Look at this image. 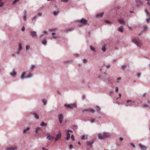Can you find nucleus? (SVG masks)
<instances>
[{
	"mask_svg": "<svg viewBox=\"0 0 150 150\" xmlns=\"http://www.w3.org/2000/svg\"><path fill=\"white\" fill-rule=\"evenodd\" d=\"M132 41L139 47H141L142 45L141 41L139 38H134L132 39Z\"/></svg>",
	"mask_w": 150,
	"mask_h": 150,
	"instance_id": "f257e3e1",
	"label": "nucleus"
},
{
	"mask_svg": "<svg viewBox=\"0 0 150 150\" xmlns=\"http://www.w3.org/2000/svg\"><path fill=\"white\" fill-rule=\"evenodd\" d=\"M109 137V134L107 133H99L98 134V137L100 139H103L108 138Z\"/></svg>",
	"mask_w": 150,
	"mask_h": 150,
	"instance_id": "f03ea898",
	"label": "nucleus"
},
{
	"mask_svg": "<svg viewBox=\"0 0 150 150\" xmlns=\"http://www.w3.org/2000/svg\"><path fill=\"white\" fill-rule=\"evenodd\" d=\"M64 106L66 107H67L70 109H72L76 107L77 105L76 103L70 104H64Z\"/></svg>",
	"mask_w": 150,
	"mask_h": 150,
	"instance_id": "7ed1b4c3",
	"label": "nucleus"
},
{
	"mask_svg": "<svg viewBox=\"0 0 150 150\" xmlns=\"http://www.w3.org/2000/svg\"><path fill=\"white\" fill-rule=\"evenodd\" d=\"M58 117L59 123L60 124L62 123L64 119L63 115L62 114H59L58 115Z\"/></svg>",
	"mask_w": 150,
	"mask_h": 150,
	"instance_id": "20e7f679",
	"label": "nucleus"
},
{
	"mask_svg": "<svg viewBox=\"0 0 150 150\" xmlns=\"http://www.w3.org/2000/svg\"><path fill=\"white\" fill-rule=\"evenodd\" d=\"M62 136V134L61 132H59L58 134L56 135V137L55 138V142L61 138Z\"/></svg>",
	"mask_w": 150,
	"mask_h": 150,
	"instance_id": "39448f33",
	"label": "nucleus"
},
{
	"mask_svg": "<svg viewBox=\"0 0 150 150\" xmlns=\"http://www.w3.org/2000/svg\"><path fill=\"white\" fill-rule=\"evenodd\" d=\"M29 33L30 35L32 38L35 37L37 35V32L36 31H30Z\"/></svg>",
	"mask_w": 150,
	"mask_h": 150,
	"instance_id": "423d86ee",
	"label": "nucleus"
},
{
	"mask_svg": "<svg viewBox=\"0 0 150 150\" xmlns=\"http://www.w3.org/2000/svg\"><path fill=\"white\" fill-rule=\"evenodd\" d=\"M134 102L132 101L131 100H128L127 101V103H128V105H126L125 106L127 107L128 106H131L132 105V103H134Z\"/></svg>",
	"mask_w": 150,
	"mask_h": 150,
	"instance_id": "0eeeda50",
	"label": "nucleus"
},
{
	"mask_svg": "<svg viewBox=\"0 0 150 150\" xmlns=\"http://www.w3.org/2000/svg\"><path fill=\"white\" fill-rule=\"evenodd\" d=\"M79 22L83 24H86L87 23V21L83 18H82L81 19Z\"/></svg>",
	"mask_w": 150,
	"mask_h": 150,
	"instance_id": "6e6552de",
	"label": "nucleus"
},
{
	"mask_svg": "<svg viewBox=\"0 0 150 150\" xmlns=\"http://www.w3.org/2000/svg\"><path fill=\"white\" fill-rule=\"evenodd\" d=\"M118 22L121 24L125 25V22L124 19H119L118 20Z\"/></svg>",
	"mask_w": 150,
	"mask_h": 150,
	"instance_id": "1a4fd4ad",
	"label": "nucleus"
},
{
	"mask_svg": "<svg viewBox=\"0 0 150 150\" xmlns=\"http://www.w3.org/2000/svg\"><path fill=\"white\" fill-rule=\"evenodd\" d=\"M25 72L23 71L22 72V73L21 76V79L23 80L24 79L27 78L26 76H25Z\"/></svg>",
	"mask_w": 150,
	"mask_h": 150,
	"instance_id": "9d476101",
	"label": "nucleus"
},
{
	"mask_svg": "<svg viewBox=\"0 0 150 150\" xmlns=\"http://www.w3.org/2000/svg\"><path fill=\"white\" fill-rule=\"evenodd\" d=\"M47 139L49 140H51L54 139V137L53 136L50 134L47 135Z\"/></svg>",
	"mask_w": 150,
	"mask_h": 150,
	"instance_id": "9b49d317",
	"label": "nucleus"
},
{
	"mask_svg": "<svg viewBox=\"0 0 150 150\" xmlns=\"http://www.w3.org/2000/svg\"><path fill=\"white\" fill-rule=\"evenodd\" d=\"M23 47L22 46L21 44V43H19L18 44V51H21Z\"/></svg>",
	"mask_w": 150,
	"mask_h": 150,
	"instance_id": "f8f14e48",
	"label": "nucleus"
},
{
	"mask_svg": "<svg viewBox=\"0 0 150 150\" xmlns=\"http://www.w3.org/2000/svg\"><path fill=\"white\" fill-rule=\"evenodd\" d=\"M123 26L121 25L120 27L118 28L117 30L121 32H122L123 31Z\"/></svg>",
	"mask_w": 150,
	"mask_h": 150,
	"instance_id": "ddd939ff",
	"label": "nucleus"
},
{
	"mask_svg": "<svg viewBox=\"0 0 150 150\" xmlns=\"http://www.w3.org/2000/svg\"><path fill=\"white\" fill-rule=\"evenodd\" d=\"M102 79L103 81L106 82H109L111 81L110 79L109 78H103Z\"/></svg>",
	"mask_w": 150,
	"mask_h": 150,
	"instance_id": "4468645a",
	"label": "nucleus"
},
{
	"mask_svg": "<svg viewBox=\"0 0 150 150\" xmlns=\"http://www.w3.org/2000/svg\"><path fill=\"white\" fill-rule=\"evenodd\" d=\"M150 103V101L149 100H147L148 104H144V105H143V107L144 108H147V107H149V104Z\"/></svg>",
	"mask_w": 150,
	"mask_h": 150,
	"instance_id": "2eb2a0df",
	"label": "nucleus"
},
{
	"mask_svg": "<svg viewBox=\"0 0 150 150\" xmlns=\"http://www.w3.org/2000/svg\"><path fill=\"white\" fill-rule=\"evenodd\" d=\"M139 147L142 150H146L147 149V147L146 146L141 145H140Z\"/></svg>",
	"mask_w": 150,
	"mask_h": 150,
	"instance_id": "dca6fc26",
	"label": "nucleus"
},
{
	"mask_svg": "<svg viewBox=\"0 0 150 150\" xmlns=\"http://www.w3.org/2000/svg\"><path fill=\"white\" fill-rule=\"evenodd\" d=\"M16 147H11L6 149V150H16Z\"/></svg>",
	"mask_w": 150,
	"mask_h": 150,
	"instance_id": "f3484780",
	"label": "nucleus"
},
{
	"mask_svg": "<svg viewBox=\"0 0 150 150\" xmlns=\"http://www.w3.org/2000/svg\"><path fill=\"white\" fill-rule=\"evenodd\" d=\"M103 13H98L96 15V17H102L103 16Z\"/></svg>",
	"mask_w": 150,
	"mask_h": 150,
	"instance_id": "a211bd4d",
	"label": "nucleus"
},
{
	"mask_svg": "<svg viewBox=\"0 0 150 150\" xmlns=\"http://www.w3.org/2000/svg\"><path fill=\"white\" fill-rule=\"evenodd\" d=\"M81 139L82 140L87 139V136L84 134L81 137Z\"/></svg>",
	"mask_w": 150,
	"mask_h": 150,
	"instance_id": "6ab92c4d",
	"label": "nucleus"
},
{
	"mask_svg": "<svg viewBox=\"0 0 150 150\" xmlns=\"http://www.w3.org/2000/svg\"><path fill=\"white\" fill-rule=\"evenodd\" d=\"M12 73L10 74L12 76H14L16 74V72L14 71H12Z\"/></svg>",
	"mask_w": 150,
	"mask_h": 150,
	"instance_id": "aec40b11",
	"label": "nucleus"
},
{
	"mask_svg": "<svg viewBox=\"0 0 150 150\" xmlns=\"http://www.w3.org/2000/svg\"><path fill=\"white\" fill-rule=\"evenodd\" d=\"M93 143V142H88L87 143V144L90 146L91 148H92V145Z\"/></svg>",
	"mask_w": 150,
	"mask_h": 150,
	"instance_id": "412c9836",
	"label": "nucleus"
},
{
	"mask_svg": "<svg viewBox=\"0 0 150 150\" xmlns=\"http://www.w3.org/2000/svg\"><path fill=\"white\" fill-rule=\"evenodd\" d=\"M67 134L66 137V139L67 140H68L70 137V134L68 132H66Z\"/></svg>",
	"mask_w": 150,
	"mask_h": 150,
	"instance_id": "4be33fe9",
	"label": "nucleus"
},
{
	"mask_svg": "<svg viewBox=\"0 0 150 150\" xmlns=\"http://www.w3.org/2000/svg\"><path fill=\"white\" fill-rule=\"evenodd\" d=\"M55 35V33H52V34L53 38L54 39L57 38L58 37V35Z\"/></svg>",
	"mask_w": 150,
	"mask_h": 150,
	"instance_id": "5701e85b",
	"label": "nucleus"
},
{
	"mask_svg": "<svg viewBox=\"0 0 150 150\" xmlns=\"http://www.w3.org/2000/svg\"><path fill=\"white\" fill-rule=\"evenodd\" d=\"M29 129V128L28 127H27L25 129H24L23 130V133H24L26 131H28Z\"/></svg>",
	"mask_w": 150,
	"mask_h": 150,
	"instance_id": "b1692460",
	"label": "nucleus"
},
{
	"mask_svg": "<svg viewBox=\"0 0 150 150\" xmlns=\"http://www.w3.org/2000/svg\"><path fill=\"white\" fill-rule=\"evenodd\" d=\"M47 40L45 39L43 40L42 41V44L43 45H46L47 44Z\"/></svg>",
	"mask_w": 150,
	"mask_h": 150,
	"instance_id": "393cba45",
	"label": "nucleus"
},
{
	"mask_svg": "<svg viewBox=\"0 0 150 150\" xmlns=\"http://www.w3.org/2000/svg\"><path fill=\"white\" fill-rule=\"evenodd\" d=\"M32 74L31 73H30L28 74L27 76H26L27 78L31 77L32 76Z\"/></svg>",
	"mask_w": 150,
	"mask_h": 150,
	"instance_id": "a878e982",
	"label": "nucleus"
},
{
	"mask_svg": "<svg viewBox=\"0 0 150 150\" xmlns=\"http://www.w3.org/2000/svg\"><path fill=\"white\" fill-rule=\"evenodd\" d=\"M33 115H34V117H35V118H36V119H39V117L38 116V115L37 114H36L35 113H34L33 114Z\"/></svg>",
	"mask_w": 150,
	"mask_h": 150,
	"instance_id": "bb28decb",
	"label": "nucleus"
},
{
	"mask_svg": "<svg viewBox=\"0 0 150 150\" xmlns=\"http://www.w3.org/2000/svg\"><path fill=\"white\" fill-rule=\"evenodd\" d=\"M136 1L137 4H141L142 2V1L141 0H137Z\"/></svg>",
	"mask_w": 150,
	"mask_h": 150,
	"instance_id": "cd10ccee",
	"label": "nucleus"
},
{
	"mask_svg": "<svg viewBox=\"0 0 150 150\" xmlns=\"http://www.w3.org/2000/svg\"><path fill=\"white\" fill-rule=\"evenodd\" d=\"M90 48L91 50H92V51H95V49L93 47V46L91 45L90 46Z\"/></svg>",
	"mask_w": 150,
	"mask_h": 150,
	"instance_id": "c85d7f7f",
	"label": "nucleus"
},
{
	"mask_svg": "<svg viewBox=\"0 0 150 150\" xmlns=\"http://www.w3.org/2000/svg\"><path fill=\"white\" fill-rule=\"evenodd\" d=\"M40 130V128L39 127H36L35 128V132L36 133H37L38 131Z\"/></svg>",
	"mask_w": 150,
	"mask_h": 150,
	"instance_id": "c756f323",
	"label": "nucleus"
},
{
	"mask_svg": "<svg viewBox=\"0 0 150 150\" xmlns=\"http://www.w3.org/2000/svg\"><path fill=\"white\" fill-rule=\"evenodd\" d=\"M105 23H107V24H112V22H110V21H108V20H105Z\"/></svg>",
	"mask_w": 150,
	"mask_h": 150,
	"instance_id": "7c9ffc66",
	"label": "nucleus"
},
{
	"mask_svg": "<svg viewBox=\"0 0 150 150\" xmlns=\"http://www.w3.org/2000/svg\"><path fill=\"white\" fill-rule=\"evenodd\" d=\"M42 101L44 105H46L47 102L44 99H42Z\"/></svg>",
	"mask_w": 150,
	"mask_h": 150,
	"instance_id": "2f4dec72",
	"label": "nucleus"
},
{
	"mask_svg": "<svg viewBox=\"0 0 150 150\" xmlns=\"http://www.w3.org/2000/svg\"><path fill=\"white\" fill-rule=\"evenodd\" d=\"M2 0H0V1ZM4 6V3L3 2H0V7H2Z\"/></svg>",
	"mask_w": 150,
	"mask_h": 150,
	"instance_id": "473e14b6",
	"label": "nucleus"
},
{
	"mask_svg": "<svg viewBox=\"0 0 150 150\" xmlns=\"http://www.w3.org/2000/svg\"><path fill=\"white\" fill-rule=\"evenodd\" d=\"M35 67V65H34L32 64L31 65L30 69L33 70Z\"/></svg>",
	"mask_w": 150,
	"mask_h": 150,
	"instance_id": "72a5a7b5",
	"label": "nucleus"
},
{
	"mask_svg": "<svg viewBox=\"0 0 150 150\" xmlns=\"http://www.w3.org/2000/svg\"><path fill=\"white\" fill-rule=\"evenodd\" d=\"M89 111L94 113L95 112V110L93 109H89Z\"/></svg>",
	"mask_w": 150,
	"mask_h": 150,
	"instance_id": "f704fd0d",
	"label": "nucleus"
},
{
	"mask_svg": "<svg viewBox=\"0 0 150 150\" xmlns=\"http://www.w3.org/2000/svg\"><path fill=\"white\" fill-rule=\"evenodd\" d=\"M26 50V51L30 49V46L29 45H27L25 47Z\"/></svg>",
	"mask_w": 150,
	"mask_h": 150,
	"instance_id": "c9c22d12",
	"label": "nucleus"
},
{
	"mask_svg": "<svg viewBox=\"0 0 150 150\" xmlns=\"http://www.w3.org/2000/svg\"><path fill=\"white\" fill-rule=\"evenodd\" d=\"M96 109L98 110V112H100V107L98 106H96Z\"/></svg>",
	"mask_w": 150,
	"mask_h": 150,
	"instance_id": "e433bc0d",
	"label": "nucleus"
},
{
	"mask_svg": "<svg viewBox=\"0 0 150 150\" xmlns=\"http://www.w3.org/2000/svg\"><path fill=\"white\" fill-rule=\"evenodd\" d=\"M102 49V51H103L104 52H105L106 50V49L105 46L103 47Z\"/></svg>",
	"mask_w": 150,
	"mask_h": 150,
	"instance_id": "4c0bfd02",
	"label": "nucleus"
},
{
	"mask_svg": "<svg viewBox=\"0 0 150 150\" xmlns=\"http://www.w3.org/2000/svg\"><path fill=\"white\" fill-rule=\"evenodd\" d=\"M58 12H54L53 13V14L54 16H56L58 15Z\"/></svg>",
	"mask_w": 150,
	"mask_h": 150,
	"instance_id": "58836bf2",
	"label": "nucleus"
},
{
	"mask_svg": "<svg viewBox=\"0 0 150 150\" xmlns=\"http://www.w3.org/2000/svg\"><path fill=\"white\" fill-rule=\"evenodd\" d=\"M147 29H148V27H147V26H144V27L143 30L144 31H145Z\"/></svg>",
	"mask_w": 150,
	"mask_h": 150,
	"instance_id": "ea45409f",
	"label": "nucleus"
},
{
	"mask_svg": "<svg viewBox=\"0 0 150 150\" xmlns=\"http://www.w3.org/2000/svg\"><path fill=\"white\" fill-rule=\"evenodd\" d=\"M19 0H14L13 1V4H15V3H16L18 1H19Z\"/></svg>",
	"mask_w": 150,
	"mask_h": 150,
	"instance_id": "a19ab883",
	"label": "nucleus"
},
{
	"mask_svg": "<svg viewBox=\"0 0 150 150\" xmlns=\"http://www.w3.org/2000/svg\"><path fill=\"white\" fill-rule=\"evenodd\" d=\"M69 0H61V1L64 3L67 2Z\"/></svg>",
	"mask_w": 150,
	"mask_h": 150,
	"instance_id": "79ce46f5",
	"label": "nucleus"
},
{
	"mask_svg": "<svg viewBox=\"0 0 150 150\" xmlns=\"http://www.w3.org/2000/svg\"><path fill=\"white\" fill-rule=\"evenodd\" d=\"M83 61L84 63H85L87 62V60L86 59H83Z\"/></svg>",
	"mask_w": 150,
	"mask_h": 150,
	"instance_id": "37998d69",
	"label": "nucleus"
},
{
	"mask_svg": "<svg viewBox=\"0 0 150 150\" xmlns=\"http://www.w3.org/2000/svg\"><path fill=\"white\" fill-rule=\"evenodd\" d=\"M71 138L73 141H74V136L73 135H72L71 137Z\"/></svg>",
	"mask_w": 150,
	"mask_h": 150,
	"instance_id": "c03bdc74",
	"label": "nucleus"
},
{
	"mask_svg": "<svg viewBox=\"0 0 150 150\" xmlns=\"http://www.w3.org/2000/svg\"><path fill=\"white\" fill-rule=\"evenodd\" d=\"M150 21V17L147 18L146 20V22L147 23H149Z\"/></svg>",
	"mask_w": 150,
	"mask_h": 150,
	"instance_id": "a18cd8bd",
	"label": "nucleus"
},
{
	"mask_svg": "<svg viewBox=\"0 0 150 150\" xmlns=\"http://www.w3.org/2000/svg\"><path fill=\"white\" fill-rule=\"evenodd\" d=\"M42 33L43 34H44V35H47V32L46 31H42Z\"/></svg>",
	"mask_w": 150,
	"mask_h": 150,
	"instance_id": "49530a36",
	"label": "nucleus"
},
{
	"mask_svg": "<svg viewBox=\"0 0 150 150\" xmlns=\"http://www.w3.org/2000/svg\"><path fill=\"white\" fill-rule=\"evenodd\" d=\"M126 66L125 65H123L122 66V69L123 70H125V69L126 68Z\"/></svg>",
	"mask_w": 150,
	"mask_h": 150,
	"instance_id": "de8ad7c7",
	"label": "nucleus"
},
{
	"mask_svg": "<svg viewBox=\"0 0 150 150\" xmlns=\"http://www.w3.org/2000/svg\"><path fill=\"white\" fill-rule=\"evenodd\" d=\"M40 125L42 126H44L45 125V123L44 122H42L40 124Z\"/></svg>",
	"mask_w": 150,
	"mask_h": 150,
	"instance_id": "09e8293b",
	"label": "nucleus"
},
{
	"mask_svg": "<svg viewBox=\"0 0 150 150\" xmlns=\"http://www.w3.org/2000/svg\"><path fill=\"white\" fill-rule=\"evenodd\" d=\"M72 132V131L71 130H70L69 129H68V130H66L65 131V132Z\"/></svg>",
	"mask_w": 150,
	"mask_h": 150,
	"instance_id": "8fccbe9b",
	"label": "nucleus"
},
{
	"mask_svg": "<svg viewBox=\"0 0 150 150\" xmlns=\"http://www.w3.org/2000/svg\"><path fill=\"white\" fill-rule=\"evenodd\" d=\"M23 19L24 21H25L26 20V16L23 15Z\"/></svg>",
	"mask_w": 150,
	"mask_h": 150,
	"instance_id": "3c124183",
	"label": "nucleus"
},
{
	"mask_svg": "<svg viewBox=\"0 0 150 150\" xmlns=\"http://www.w3.org/2000/svg\"><path fill=\"white\" fill-rule=\"evenodd\" d=\"M36 16H35L33 17L32 18L33 20H34L35 21H36Z\"/></svg>",
	"mask_w": 150,
	"mask_h": 150,
	"instance_id": "603ef678",
	"label": "nucleus"
},
{
	"mask_svg": "<svg viewBox=\"0 0 150 150\" xmlns=\"http://www.w3.org/2000/svg\"><path fill=\"white\" fill-rule=\"evenodd\" d=\"M27 11L26 10H24L23 12L24 15L26 16Z\"/></svg>",
	"mask_w": 150,
	"mask_h": 150,
	"instance_id": "864d4df0",
	"label": "nucleus"
},
{
	"mask_svg": "<svg viewBox=\"0 0 150 150\" xmlns=\"http://www.w3.org/2000/svg\"><path fill=\"white\" fill-rule=\"evenodd\" d=\"M86 111H89V109H85L83 110V112H84Z\"/></svg>",
	"mask_w": 150,
	"mask_h": 150,
	"instance_id": "5fc2aeb1",
	"label": "nucleus"
},
{
	"mask_svg": "<svg viewBox=\"0 0 150 150\" xmlns=\"http://www.w3.org/2000/svg\"><path fill=\"white\" fill-rule=\"evenodd\" d=\"M96 120L95 119H92L91 120V123H93L94 121Z\"/></svg>",
	"mask_w": 150,
	"mask_h": 150,
	"instance_id": "6e6d98bb",
	"label": "nucleus"
},
{
	"mask_svg": "<svg viewBox=\"0 0 150 150\" xmlns=\"http://www.w3.org/2000/svg\"><path fill=\"white\" fill-rule=\"evenodd\" d=\"M25 30V28L24 26L22 27L21 29V30L22 31H24Z\"/></svg>",
	"mask_w": 150,
	"mask_h": 150,
	"instance_id": "4d7b16f0",
	"label": "nucleus"
},
{
	"mask_svg": "<svg viewBox=\"0 0 150 150\" xmlns=\"http://www.w3.org/2000/svg\"><path fill=\"white\" fill-rule=\"evenodd\" d=\"M73 148V146L72 145H70L69 148L70 149H71Z\"/></svg>",
	"mask_w": 150,
	"mask_h": 150,
	"instance_id": "13d9d810",
	"label": "nucleus"
},
{
	"mask_svg": "<svg viewBox=\"0 0 150 150\" xmlns=\"http://www.w3.org/2000/svg\"><path fill=\"white\" fill-rule=\"evenodd\" d=\"M38 15L39 16H42V13H38Z\"/></svg>",
	"mask_w": 150,
	"mask_h": 150,
	"instance_id": "bf43d9fd",
	"label": "nucleus"
},
{
	"mask_svg": "<svg viewBox=\"0 0 150 150\" xmlns=\"http://www.w3.org/2000/svg\"><path fill=\"white\" fill-rule=\"evenodd\" d=\"M106 67L108 69L110 67V65H106Z\"/></svg>",
	"mask_w": 150,
	"mask_h": 150,
	"instance_id": "052dcab7",
	"label": "nucleus"
},
{
	"mask_svg": "<svg viewBox=\"0 0 150 150\" xmlns=\"http://www.w3.org/2000/svg\"><path fill=\"white\" fill-rule=\"evenodd\" d=\"M141 74L140 73H139L138 74L137 77L138 78H139L140 76L141 75Z\"/></svg>",
	"mask_w": 150,
	"mask_h": 150,
	"instance_id": "680f3d73",
	"label": "nucleus"
},
{
	"mask_svg": "<svg viewBox=\"0 0 150 150\" xmlns=\"http://www.w3.org/2000/svg\"><path fill=\"white\" fill-rule=\"evenodd\" d=\"M21 51H18V50H17V52H16V54H20V52Z\"/></svg>",
	"mask_w": 150,
	"mask_h": 150,
	"instance_id": "e2e57ef3",
	"label": "nucleus"
},
{
	"mask_svg": "<svg viewBox=\"0 0 150 150\" xmlns=\"http://www.w3.org/2000/svg\"><path fill=\"white\" fill-rule=\"evenodd\" d=\"M119 139L121 141H122L123 140V138L122 137H120Z\"/></svg>",
	"mask_w": 150,
	"mask_h": 150,
	"instance_id": "0e129e2a",
	"label": "nucleus"
},
{
	"mask_svg": "<svg viewBox=\"0 0 150 150\" xmlns=\"http://www.w3.org/2000/svg\"><path fill=\"white\" fill-rule=\"evenodd\" d=\"M44 35V34H43V33H42V34L41 35H40V38H41L42 37V36H43Z\"/></svg>",
	"mask_w": 150,
	"mask_h": 150,
	"instance_id": "69168bd1",
	"label": "nucleus"
},
{
	"mask_svg": "<svg viewBox=\"0 0 150 150\" xmlns=\"http://www.w3.org/2000/svg\"><path fill=\"white\" fill-rule=\"evenodd\" d=\"M146 93H144L143 94V95H142L143 96V97H145V96H146Z\"/></svg>",
	"mask_w": 150,
	"mask_h": 150,
	"instance_id": "338daca9",
	"label": "nucleus"
},
{
	"mask_svg": "<svg viewBox=\"0 0 150 150\" xmlns=\"http://www.w3.org/2000/svg\"><path fill=\"white\" fill-rule=\"evenodd\" d=\"M147 4L150 6V2L149 1H148L147 3Z\"/></svg>",
	"mask_w": 150,
	"mask_h": 150,
	"instance_id": "774afa93",
	"label": "nucleus"
}]
</instances>
